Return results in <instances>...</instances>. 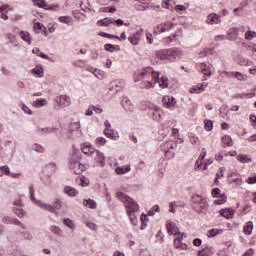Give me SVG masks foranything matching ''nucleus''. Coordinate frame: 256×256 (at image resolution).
Returning a JSON list of instances; mask_svg holds the SVG:
<instances>
[{
	"mask_svg": "<svg viewBox=\"0 0 256 256\" xmlns=\"http://www.w3.org/2000/svg\"><path fill=\"white\" fill-rule=\"evenodd\" d=\"M32 53H34L35 55H38V57H42V59H50L49 55L41 52L39 48H34L32 50Z\"/></svg>",
	"mask_w": 256,
	"mask_h": 256,
	"instance_id": "a18cd8bd",
	"label": "nucleus"
},
{
	"mask_svg": "<svg viewBox=\"0 0 256 256\" xmlns=\"http://www.w3.org/2000/svg\"><path fill=\"white\" fill-rule=\"evenodd\" d=\"M44 9L46 11H59V5L58 4H46V6H44Z\"/></svg>",
	"mask_w": 256,
	"mask_h": 256,
	"instance_id": "8fccbe9b",
	"label": "nucleus"
},
{
	"mask_svg": "<svg viewBox=\"0 0 256 256\" xmlns=\"http://www.w3.org/2000/svg\"><path fill=\"white\" fill-rule=\"evenodd\" d=\"M182 52L179 48H170L168 49V59L169 61H174V59H177L181 57Z\"/></svg>",
	"mask_w": 256,
	"mask_h": 256,
	"instance_id": "aec40b11",
	"label": "nucleus"
},
{
	"mask_svg": "<svg viewBox=\"0 0 256 256\" xmlns=\"http://www.w3.org/2000/svg\"><path fill=\"white\" fill-rule=\"evenodd\" d=\"M33 107L39 108V107H45L47 105V99L45 98H38L33 102Z\"/></svg>",
	"mask_w": 256,
	"mask_h": 256,
	"instance_id": "c9c22d12",
	"label": "nucleus"
},
{
	"mask_svg": "<svg viewBox=\"0 0 256 256\" xmlns=\"http://www.w3.org/2000/svg\"><path fill=\"white\" fill-rule=\"evenodd\" d=\"M58 19H59L60 23H65L66 25L73 21L71 16H60Z\"/></svg>",
	"mask_w": 256,
	"mask_h": 256,
	"instance_id": "864d4df0",
	"label": "nucleus"
},
{
	"mask_svg": "<svg viewBox=\"0 0 256 256\" xmlns=\"http://www.w3.org/2000/svg\"><path fill=\"white\" fill-rule=\"evenodd\" d=\"M211 67L212 65L207 62H202V63H198L196 65V68L201 72L203 73V75H205L206 77H211V75H213V72L211 71Z\"/></svg>",
	"mask_w": 256,
	"mask_h": 256,
	"instance_id": "6e6552de",
	"label": "nucleus"
},
{
	"mask_svg": "<svg viewBox=\"0 0 256 256\" xmlns=\"http://www.w3.org/2000/svg\"><path fill=\"white\" fill-rule=\"evenodd\" d=\"M156 213H159V205H154L149 211H148V215L150 217H153V215H155Z\"/></svg>",
	"mask_w": 256,
	"mask_h": 256,
	"instance_id": "13d9d810",
	"label": "nucleus"
},
{
	"mask_svg": "<svg viewBox=\"0 0 256 256\" xmlns=\"http://www.w3.org/2000/svg\"><path fill=\"white\" fill-rule=\"evenodd\" d=\"M96 145L103 146L105 143H107V140L104 137H98L95 140Z\"/></svg>",
	"mask_w": 256,
	"mask_h": 256,
	"instance_id": "0e129e2a",
	"label": "nucleus"
},
{
	"mask_svg": "<svg viewBox=\"0 0 256 256\" xmlns=\"http://www.w3.org/2000/svg\"><path fill=\"white\" fill-rule=\"evenodd\" d=\"M206 23L208 25H219L221 23V16L217 13H211L207 16Z\"/></svg>",
	"mask_w": 256,
	"mask_h": 256,
	"instance_id": "2eb2a0df",
	"label": "nucleus"
},
{
	"mask_svg": "<svg viewBox=\"0 0 256 256\" xmlns=\"http://www.w3.org/2000/svg\"><path fill=\"white\" fill-rule=\"evenodd\" d=\"M161 115H163V109L159 106H154L150 110V117L153 119V121H161Z\"/></svg>",
	"mask_w": 256,
	"mask_h": 256,
	"instance_id": "9d476101",
	"label": "nucleus"
},
{
	"mask_svg": "<svg viewBox=\"0 0 256 256\" xmlns=\"http://www.w3.org/2000/svg\"><path fill=\"white\" fill-rule=\"evenodd\" d=\"M101 37H105L106 39H119V36H115L109 33L100 32Z\"/></svg>",
	"mask_w": 256,
	"mask_h": 256,
	"instance_id": "e2e57ef3",
	"label": "nucleus"
},
{
	"mask_svg": "<svg viewBox=\"0 0 256 256\" xmlns=\"http://www.w3.org/2000/svg\"><path fill=\"white\" fill-rule=\"evenodd\" d=\"M0 171L4 173V175H11V169L7 165L1 166Z\"/></svg>",
	"mask_w": 256,
	"mask_h": 256,
	"instance_id": "680f3d73",
	"label": "nucleus"
},
{
	"mask_svg": "<svg viewBox=\"0 0 256 256\" xmlns=\"http://www.w3.org/2000/svg\"><path fill=\"white\" fill-rule=\"evenodd\" d=\"M139 77L140 78L135 79V81L143 79V82L140 83V89H151L153 85L157 84L159 79V72H155L153 68L148 67L140 73Z\"/></svg>",
	"mask_w": 256,
	"mask_h": 256,
	"instance_id": "f03ea898",
	"label": "nucleus"
},
{
	"mask_svg": "<svg viewBox=\"0 0 256 256\" xmlns=\"http://www.w3.org/2000/svg\"><path fill=\"white\" fill-rule=\"evenodd\" d=\"M205 157H207V150L205 148H203L202 154L199 156V160L196 161V165H197L198 169H200L201 165H203V159H205Z\"/></svg>",
	"mask_w": 256,
	"mask_h": 256,
	"instance_id": "a19ab883",
	"label": "nucleus"
},
{
	"mask_svg": "<svg viewBox=\"0 0 256 256\" xmlns=\"http://www.w3.org/2000/svg\"><path fill=\"white\" fill-rule=\"evenodd\" d=\"M156 59L160 61H169V51L168 49L158 50L155 52Z\"/></svg>",
	"mask_w": 256,
	"mask_h": 256,
	"instance_id": "4be33fe9",
	"label": "nucleus"
},
{
	"mask_svg": "<svg viewBox=\"0 0 256 256\" xmlns=\"http://www.w3.org/2000/svg\"><path fill=\"white\" fill-rule=\"evenodd\" d=\"M112 89L115 91H121L123 87H125V80L119 79V80H114L110 83Z\"/></svg>",
	"mask_w": 256,
	"mask_h": 256,
	"instance_id": "5701e85b",
	"label": "nucleus"
},
{
	"mask_svg": "<svg viewBox=\"0 0 256 256\" xmlns=\"http://www.w3.org/2000/svg\"><path fill=\"white\" fill-rule=\"evenodd\" d=\"M237 161H239V163H251V161H253V159H251V157L249 155H243V154H238L236 156Z\"/></svg>",
	"mask_w": 256,
	"mask_h": 256,
	"instance_id": "c85d7f7f",
	"label": "nucleus"
},
{
	"mask_svg": "<svg viewBox=\"0 0 256 256\" xmlns=\"http://www.w3.org/2000/svg\"><path fill=\"white\" fill-rule=\"evenodd\" d=\"M219 215L224 217V219H233L235 215V210L232 208H222L219 210Z\"/></svg>",
	"mask_w": 256,
	"mask_h": 256,
	"instance_id": "f3484780",
	"label": "nucleus"
},
{
	"mask_svg": "<svg viewBox=\"0 0 256 256\" xmlns=\"http://www.w3.org/2000/svg\"><path fill=\"white\" fill-rule=\"evenodd\" d=\"M90 71L95 75L97 79H105V74L103 73V71L97 68H92Z\"/></svg>",
	"mask_w": 256,
	"mask_h": 256,
	"instance_id": "37998d69",
	"label": "nucleus"
},
{
	"mask_svg": "<svg viewBox=\"0 0 256 256\" xmlns=\"http://www.w3.org/2000/svg\"><path fill=\"white\" fill-rule=\"evenodd\" d=\"M245 39L246 41H253V39H256V32L252 31L251 29H248L245 32Z\"/></svg>",
	"mask_w": 256,
	"mask_h": 256,
	"instance_id": "79ce46f5",
	"label": "nucleus"
},
{
	"mask_svg": "<svg viewBox=\"0 0 256 256\" xmlns=\"http://www.w3.org/2000/svg\"><path fill=\"white\" fill-rule=\"evenodd\" d=\"M80 159L78 153H73L68 160V167L75 175H81L85 171V166L79 162Z\"/></svg>",
	"mask_w": 256,
	"mask_h": 256,
	"instance_id": "7ed1b4c3",
	"label": "nucleus"
},
{
	"mask_svg": "<svg viewBox=\"0 0 256 256\" xmlns=\"http://www.w3.org/2000/svg\"><path fill=\"white\" fill-rule=\"evenodd\" d=\"M56 107L54 109H65V107H69L71 105V97L68 95H59L56 96L55 99Z\"/></svg>",
	"mask_w": 256,
	"mask_h": 256,
	"instance_id": "39448f33",
	"label": "nucleus"
},
{
	"mask_svg": "<svg viewBox=\"0 0 256 256\" xmlns=\"http://www.w3.org/2000/svg\"><path fill=\"white\" fill-rule=\"evenodd\" d=\"M33 151H36V153H43L44 149L43 146L39 145V144H34L32 146Z\"/></svg>",
	"mask_w": 256,
	"mask_h": 256,
	"instance_id": "69168bd1",
	"label": "nucleus"
},
{
	"mask_svg": "<svg viewBox=\"0 0 256 256\" xmlns=\"http://www.w3.org/2000/svg\"><path fill=\"white\" fill-rule=\"evenodd\" d=\"M14 213L15 215H17L18 217H23L25 215V210H23V208L21 207H16L14 208Z\"/></svg>",
	"mask_w": 256,
	"mask_h": 256,
	"instance_id": "6e6d98bb",
	"label": "nucleus"
},
{
	"mask_svg": "<svg viewBox=\"0 0 256 256\" xmlns=\"http://www.w3.org/2000/svg\"><path fill=\"white\" fill-rule=\"evenodd\" d=\"M3 222L7 223L8 225H18L19 227H22V228L25 227L23 223H21V221H19V219L17 218L5 217L3 219Z\"/></svg>",
	"mask_w": 256,
	"mask_h": 256,
	"instance_id": "393cba45",
	"label": "nucleus"
},
{
	"mask_svg": "<svg viewBox=\"0 0 256 256\" xmlns=\"http://www.w3.org/2000/svg\"><path fill=\"white\" fill-rule=\"evenodd\" d=\"M129 171H131L130 165H126L125 167H117L115 169V173L117 175H125V173H129Z\"/></svg>",
	"mask_w": 256,
	"mask_h": 256,
	"instance_id": "7c9ffc66",
	"label": "nucleus"
},
{
	"mask_svg": "<svg viewBox=\"0 0 256 256\" xmlns=\"http://www.w3.org/2000/svg\"><path fill=\"white\" fill-rule=\"evenodd\" d=\"M34 31L35 33H39L40 31H43V25L40 22L35 23Z\"/></svg>",
	"mask_w": 256,
	"mask_h": 256,
	"instance_id": "774afa93",
	"label": "nucleus"
},
{
	"mask_svg": "<svg viewBox=\"0 0 256 256\" xmlns=\"http://www.w3.org/2000/svg\"><path fill=\"white\" fill-rule=\"evenodd\" d=\"M156 83H159L160 87L162 89H165V88L169 87V78L162 76L160 80L158 78V81H156Z\"/></svg>",
	"mask_w": 256,
	"mask_h": 256,
	"instance_id": "58836bf2",
	"label": "nucleus"
},
{
	"mask_svg": "<svg viewBox=\"0 0 256 256\" xmlns=\"http://www.w3.org/2000/svg\"><path fill=\"white\" fill-rule=\"evenodd\" d=\"M86 227H88V229H90L91 231H97L99 229V226L97 224H95V222H90L87 221L85 223Z\"/></svg>",
	"mask_w": 256,
	"mask_h": 256,
	"instance_id": "3c124183",
	"label": "nucleus"
},
{
	"mask_svg": "<svg viewBox=\"0 0 256 256\" xmlns=\"http://www.w3.org/2000/svg\"><path fill=\"white\" fill-rule=\"evenodd\" d=\"M207 87V83H201V84H197L196 86L190 88V93H203V91H205V88Z\"/></svg>",
	"mask_w": 256,
	"mask_h": 256,
	"instance_id": "a878e982",
	"label": "nucleus"
},
{
	"mask_svg": "<svg viewBox=\"0 0 256 256\" xmlns=\"http://www.w3.org/2000/svg\"><path fill=\"white\" fill-rule=\"evenodd\" d=\"M63 225H65V227H68V229H71V231H74L75 229V222H73V220L69 219V218H64L62 220Z\"/></svg>",
	"mask_w": 256,
	"mask_h": 256,
	"instance_id": "4c0bfd02",
	"label": "nucleus"
},
{
	"mask_svg": "<svg viewBox=\"0 0 256 256\" xmlns=\"http://www.w3.org/2000/svg\"><path fill=\"white\" fill-rule=\"evenodd\" d=\"M212 255H213V251L211 250V248H205L198 252V256H212Z\"/></svg>",
	"mask_w": 256,
	"mask_h": 256,
	"instance_id": "de8ad7c7",
	"label": "nucleus"
},
{
	"mask_svg": "<svg viewBox=\"0 0 256 256\" xmlns=\"http://www.w3.org/2000/svg\"><path fill=\"white\" fill-rule=\"evenodd\" d=\"M246 51L249 53L250 57L252 59H255L256 61V44L252 43L247 46Z\"/></svg>",
	"mask_w": 256,
	"mask_h": 256,
	"instance_id": "cd10ccee",
	"label": "nucleus"
},
{
	"mask_svg": "<svg viewBox=\"0 0 256 256\" xmlns=\"http://www.w3.org/2000/svg\"><path fill=\"white\" fill-rule=\"evenodd\" d=\"M30 199L33 203L38 205V207L46 209V211H50V213L55 212L54 206H51L50 204L47 203H43L41 200H39V196L37 194H30Z\"/></svg>",
	"mask_w": 256,
	"mask_h": 256,
	"instance_id": "0eeeda50",
	"label": "nucleus"
},
{
	"mask_svg": "<svg viewBox=\"0 0 256 256\" xmlns=\"http://www.w3.org/2000/svg\"><path fill=\"white\" fill-rule=\"evenodd\" d=\"M143 33H145V31L143 30V28H141L136 33L131 34L128 37V41L131 43V45H139V42L143 38Z\"/></svg>",
	"mask_w": 256,
	"mask_h": 256,
	"instance_id": "1a4fd4ad",
	"label": "nucleus"
},
{
	"mask_svg": "<svg viewBox=\"0 0 256 256\" xmlns=\"http://www.w3.org/2000/svg\"><path fill=\"white\" fill-rule=\"evenodd\" d=\"M166 227L169 235H174L175 237H178L179 235H183L184 233V232H180L177 225H175V223L173 222H168L166 224Z\"/></svg>",
	"mask_w": 256,
	"mask_h": 256,
	"instance_id": "f8f14e48",
	"label": "nucleus"
},
{
	"mask_svg": "<svg viewBox=\"0 0 256 256\" xmlns=\"http://www.w3.org/2000/svg\"><path fill=\"white\" fill-rule=\"evenodd\" d=\"M175 98L173 96H164L162 98V105L163 107H166V109H173L176 105Z\"/></svg>",
	"mask_w": 256,
	"mask_h": 256,
	"instance_id": "4468645a",
	"label": "nucleus"
},
{
	"mask_svg": "<svg viewBox=\"0 0 256 256\" xmlns=\"http://www.w3.org/2000/svg\"><path fill=\"white\" fill-rule=\"evenodd\" d=\"M139 187L137 186H129V185H125L122 186V191H124L125 193H131L133 191H138Z\"/></svg>",
	"mask_w": 256,
	"mask_h": 256,
	"instance_id": "09e8293b",
	"label": "nucleus"
},
{
	"mask_svg": "<svg viewBox=\"0 0 256 256\" xmlns=\"http://www.w3.org/2000/svg\"><path fill=\"white\" fill-rule=\"evenodd\" d=\"M244 235H251L253 233V222H247L243 228Z\"/></svg>",
	"mask_w": 256,
	"mask_h": 256,
	"instance_id": "f704fd0d",
	"label": "nucleus"
},
{
	"mask_svg": "<svg viewBox=\"0 0 256 256\" xmlns=\"http://www.w3.org/2000/svg\"><path fill=\"white\" fill-rule=\"evenodd\" d=\"M117 47H119V46H115L113 44H105L104 45L105 51H109V53H113V51H115V49H117Z\"/></svg>",
	"mask_w": 256,
	"mask_h": 256,
	"instance_id": "bf43d9fd",
	"label": "nucleus"
},
{
	"mask_svg": "<svg viewBox=\"0 0 256 256\" xmlns=\"http://www.w3.org/2000/svg\"><path fill=\"white\" fill-rule=\"evenodd\" d=\"M117 199L124 203L126 207V213L130 219V223L134 226H137L139 223V220L137 219L139 217V204H137L133 198L129 197V195L125 193L117 194Z\"/></svg>",
	"mask_w": 256,
	"mask_h": 256,
	"instance_id": "f257e3e1",
	"label": "nucleus"
},
{
	"mask_svg": "<svg viewBox=\"0 0 256 256\" xmlns=\"http://www.w3.org/2000/svg\"><path fill=\"white\" fill-rule=\"evenodd\" d=\"M77 189L71 187V186H66L64 187V193H78Z\"/></svg>",
	"mask_w": 256,
	"mask_h": 256,
	"instance_id": "338daca9",
	"label": "nucleus"
},
{
	"mask_svg": "<svg viewBox=\"0 0 256 256\" xmlns=\"http://www.w3.org/2000/svg\"><path fill=\"white\" fill-rule=\"evenodd\" d=\"M122 107L128 113H133V111H135V106H133V103H131V100H129L127 97L122 99Z\"/></svg>",
	"mask_w": 256,
	"mask_h": 256,
	"instance_id": "412c9836",
	"label": "nucleus"
},
{
	"mask_svg": "<svg viewBox=\"0 0 256 256\" xmlns=\"http://www.w3.org/2000/svg\"><path fill=\"white\" fill-rule=\"evenodd\" d=\"M19 37L22 41L27 43V45H31V34H29V32L22 30L19 32Z\"/></svg>",
	"mask_w": 256,
	"mask_h": 256,
	"instance_id": "bb28decb",
	"label": "nucleus"
},
{
	"mask_svg": "<svg viewBox=\"0 0 256 256\" xmlns=\"http://www.w3.org/2000/svg\"><path fill=\"white\" fill-rule=\"evenodd\" d=\"M175 27V24L171 21H167L157 25V29H159V33H167V31H171Z\"/></svg>",
	"mask_w": 256,
	"mask_h": 256,
	"instance_id": "dca6fc26",
	"label": "nucleus"
},
{
	"mask_svg": "<svg viewBox=\"0 0 256 256\" xmlns=\"http://www.w3.org/2000/svg\"><path fill=\"white\" fill-rule=\"evenodd\" d=\"M57 171V164L55 162H50L44 166L42 181L46 185L51 183V177H53V173Z\"/></svg>",
	"mask_w": 256,
	"mask_h": 256,
	"instance_id": "20e7f679",
	"label": "nucleus"
},
{
	"mask_svg": "<svg viewBox=\"0 0 256 256\" xmlns=\"http://www.w3.org/2000/svg\"><path fill=\"white\" fill-rule=\"evenodd\" d=\"M104 135L106 137H108L109 139H113L114 141H116V139H117V132H115V130H111L109 128L104 129Z\"/></svg>",
	"mask_w": 256,
	"mask_h": 256,
	"instance_id": "c756f323",
	"label": "nucleus"
},
{
	"mask_svg": "<svg viewBox=\"0 0 256 256\" xmlns=\"http://www.w3.org/2000/svg\"><path fill=\"white\" fill-rule=\"evenodd\" d=\"M187 238V234H178V236H175L173 245L175 249H178V251H187L189 249V246L187 243L183 242V239Z\"/></svg>",
	"mask_w": 256,
	"mask_h": 256,
	"instance_id": "423d86ee",
	"label": "nucleus"
},
{
	"mask_svg": "<svg viewBox=\"0 0 256 256\" xmlns=\"http://www.w3.org/2000/svg\"><path fill=\"white\" fill-rule=\"evenodd\" d=\"M83 205L88 209H97V202L93 199H86L83 201Z\"/></svg>",
	"mask_w": 256,
	"mask_h": 256,
	"instance_id": "2f4dec72",
	"label": "nucleus"
},
{
	"mask_svg": "<svg viewBox=\"0 0 256 256\" xmlns=\"http://www.w3.org/2000/svg\"><path fill=\"white\" fill-rule=\"evenodd\" d=\"M221 233H223L222 229L213 228L207 232V237L211 239V237H217V235H221Z\"/></svg>",
	"mask_w": 256,
	"mask_h": 256,
	"instance_id": "e433bc0d",
	"label": "nucleus"
},
{
	"mask_svg": "<svg viewBox=\"0 0 256 256\" xmlns=\"http://www.w3.org/2000/svg\"><path fill=\"white\" fill-rule=\"evenodd\" d=\"M213 199L214 205H225L227 203V195L223 193H214Z\"/></svg>",
	"mask_w": 256,
	"mask_h": 256,
	"instance_id": "ddd939ff",
	"label": "nucleus"
},
{
	"mask_svg": "<svg viewBox=\"0 0 256 256\" xmlns=\"http://www.w3.org/2000/svg\"><path fill=\"white\" fill-rule=\"evenodd\" d=\"M51 233H54V235H61L62 231L59 226H50Z\"/></svg>",
	"mask_w": 256,
	"mask_h": 256,
	"instance_id": "052dcab7",
	"label": "nucleus"
},
{
	"mask_svg": "<svg viewBox=\"0 0 256 256\" xmlns=\"http://www.w3.org/2000/svg\"><path fill=\"white\" fill-rule=\"evenodd\" d=\"M228 35H229L228 39L230 41H235V39H237V35H239V29L237 28L230 29Z\"/></svg>",
	"mask_w": 256,
	"mask_h": 256,
	"instance_id": "ea45409f",
	"label": "nucleus"
},
{
	"mask_svg": "<svg viewBox=\"0 0 256 256\" xmlns=\"http://www.w3.org/2000/svg\"><path fill=\"white\" fill-rule=\"evenodd\" d=\"M101 26L102 27H109V25H111L112 23H115V19L114 18H104L102 20H100Z\"/></svg>",
	"mask_w": 256,
	"mask_h": 256,
	"instance_id": "c03bdc74",
	"label": "nucleus"
},
{
	"mask_svg": "<svg viewBox=\"0 0 256 256\" xmlns=\"http://www.w3.org/2000/svg\"><path fill=\"white\" fill-rule=\"evenodd\" d=\"M222 143H224V145H228V147H233V139L229 135L222 137Z\"/></svg>",
	"mask_w": 256,
	"mask_h": 256,
	"instance_id": "49530a36",
	"label": "nucleus"
},
{
	"mask_svg": "<svg viewBox=\"0 0 256 256\" xmlns=\"http://www.w3.org/2000/svg\"><path fill=\"white\" fill-rule=\"evenodd\" d=\"M229 182L232 185H242L243 179H241V175L237 172H230L228 175Z\"/></svg>",
	"mask_w": 256,
	"mask_h": 256,
	"instance_id": "9b49d317",
	"label": "nucleus"
},
{
	"mask_svg": "<svg viewBox=\"0 0 256 256\" xmlns=\"http://www.w3.org/2000/svg\"><path fill=\"white\" fill-rule=\"evenodd\" d=\"M161 151H175L177 149V142L170 140L166 141L164 144L160 146Z\"/></svg>",
	"mask_w": 256,
	"mask_h": 256,
	"instance_id": "6ab92c4d",
	"label": "nucleus"
},
{
	"mask_svg": "<svg viewBox=\"0 0 256 256\" xmlns=\"http://www.w3.org/2000/svg\"><path fill=\"white\" fill-rule=\"evenodd\" d=\"M192 201L193 203H195L196 205H199L200 209H205V207H207V202L205 201V199H203V197H201V195L199 194H194L192 196Z\"/></svg>",
	"mask_w": 256,
	"mask_h": 256,
	"instance_id": "a211bd4d",
	"label": "nucleus"
},
{
	"mask_svg": "<svg viewBox=\"0 0 256 256\" xmlns=\"http://www.w3.org/2000/svg\"><path fill=\"white\" fill-rule=\"evenodd\" d=\"M97 150H95L94 147L91 146V144H87L85 143L82 146V153H84V155H88L89 157H91V155H93V153H95Z\"/></svg>",
	"mask_w": 256,
	"mask_h": 256,
	"instance_id": "b1692460",
	"label": "nucleus"
},
{
	"mask_svg": "<svg viewBox=\"0 0 256 256\" xmlns=\"http://www.w3.org/2000/svg\"><path fill=\"white\" fill-rule=\"evenodd\" d=\"M204 127H205L206 131H212L213 130V121L205 120Z\"/></svg>",
	"mask_w": 256,
	"mask_h": 256,
	"instance_id": "4d7b16f0",
	"label": "nucleus"
},
{
	"mask_svg": "<svg viewBox=\"0 0 256 256\" xmlns=\"http://www.w3.org/2000/svg\"><path fill=\"white\" fill-rule=\"evenodd\" d=\"M31 73L38 78H42L45 75L43 72V67L41 66H36L34 69H32Z\"/></svg>",
	"mask_w": 256,
	"mask_h": 256,
	"instance_id": "473e14b6",
	"label": "nucleus"
},
{
	"mask_svg": "<svg viewBox=\"0 0 256 256\" xmlns=\"http://www.w3.org/2000/svg\"><path fill=\"white\" fill-rule=\"evenodd\" d=\"M33 3L36 5V7H40L41 9H45V6L47 5L45 0H33Z\"/></svg>",
	"mask_w": 256,
	"mask_h": 256,
	"instance_id": "5fc2aeb1",
	"label": "nucleus"
},
{
	"mask_svg": "<svg viewBox=\"0 0 256 256\" xmlns=\"http://www.w3.org/2000/svg\"><path fill=\"white\" fill-rule=\"evenodd\" d=\"M166 159H175V150H164Z\"/></svg>",
	"mask_w": 256,
	"mask_h": 256,
	"instance_id": "603ef678",
	"label": "nucleus"
},
{
	"mask_svg": "<svg viewBox=\"0 0 256 256\" xmlns=\"http://www.w3.org/2000/svg\"><path fill=\"white\" fill-rule=\"evenodd\" d=\"M95 160L97 161V163H100V165L104 166L105 165V155L103 154V152L96 150Z\"/></svg>",
	"mask_w": 256,
	"mask_h": 256,
	"instance_id": "72a5a7b5",
	"label": "nucleus"
}]
</instances>
